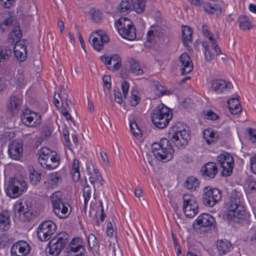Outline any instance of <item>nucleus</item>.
<instances>
[{
  "instance_id": "nucleus-48",
  "label": "nucleus",
  "mask_w": 256,
  "mask_h": 256,
  "mask_svg": "<svg viewBox=\"0 0 256 256\" xmlns=\"http://www.w3.org/2000/svg\"><path fill=\"white\" fill-rule=\"evenodd\" d=\"M92 190L88 184H86L83 188L84 204L86 206L91 196Z\"/></svg>"
},
{
  "instance_id": "nucleus-33",
  "label": "nucleus",
  "mask_w": 256,
  "mask_h": 256,
  "mask_svg": "<svg viewBox=\"0 0 256 256\" xmlns=\"http://www.w3.org/2000/svg\"><path fill=\"white\" fill-rule=\"evenodd\" d=\"M239 27L243 31H248L254 28L249 18L244 15H240L238 18Z\"/></svg>"
},
{
  "instance_id": "nucleus-28",
  "label": "nucleus",
  "mask_w": 256,
  "mask_h": 256,
  "mask_svg": "<svg viewBox=\"0 0 256 256\" xmlns=\"http://www.w3.org/2000/svg\"><path fill=\"white\" fill-rule=\"evenodd\" d=\"M22 102L20 98L16 96H12L10 98L8 109L12 114H16L21 108Z\"/></svg>"
},
{
  "instance_id": "nucleus-51",
  "label": "nucleus",
  "mask_w": 256,
  "mask_h": 256,
  "mask_svg": "<svg viewBox=\"0 0 256 256\" xmlns=\"http://www.w3.org/2000/svg\"><path fill=\"white\" fill-rule=\"evenodd\" d=\"M114 96L116 102L118 104H121L122 102V94L118 88L114 89Z\"/></svg>"
},
{
  "instance_id": "nucleus-7",
  "label": "nucleus",
  "mask_w": 256,
  "mask_h": 256,
  "mask_svg": "<svg viewBox=\"0 0 256 256\" xmlns=\"http://www.w3.org/2000/svg\"><path fill=\"white\" fill-rule=\"evenodd\" d=\"M32 204L30 202L20 199L14 205V210L16 216L22 222H28L32 218Z\"/></svg>"
},
{
  "instance_id": "nucleus-53",
  "label": "nucleus",
  "mask_w": 256,
  "mask_h": 256,
  "mask_svg": "<svg viewBox=\"0 0 256 256\" xmlns=\"http://www.w3.org/2000/svg\"><path fill=\"white\" fill-rule=\"evenodd\" d=\"M102 81L104 86H106L108 90H110L111 88V77L110 76L104 75L102 78Z\"/></svg>"
},
{
  "instance_id": "nucleus-31",
  "label": "nucleus",
  "mask_w": 256,
  "mask_h": 256,
  "mask_svg": "<svg viewBox=\"0 0 256 256\" xmlns=\"http://www.w3.org/2000/svg\"><path fill=\"white\" fill-rule=\"evenodd\" d=\"M238 98V96H237L236 98H231L228 101L229 110L232 114H236L242 110Z\"/></svg>"
},
{
  "instance_id": "nucleus-4",
  "label": "nucleus",
  "mask_w": 256,
  "mask_h": 256,
  "mask_svg": "<svg viewBox=\"0 0 256 256\" xmlns=\"http://www.w3.org/2000/svg\"><path fill=\"white\" fill-rule=\"evenodd\" d=\"M38 162L40 165L48 170L56 168L60 164V156L56 152L51 151L46 147L38 151Z\"/></svg>"
},
{
  "instance_id": "nucleus-25",
  "label": "nucleus",
  "mask_w": 256,
  "mask_h": 256,
  "mask_svg": "<svg viewBox=\"0 0 256 256\" xmlns=\"http://www.w3.org/2000/svg\"><path fill=\"white\" fill-rule=\"evenodd\" d=\"M201 172L203 176L212 178L218 172V168L215 163L208 162L202 168Z\"/></svg>"
},
{
  "instance_id": "nucleus-15",
  "label": "nucleus",
  "mask_w": 256,
  "mask_h": 256,
  "mask_svg": "<svg viewBox=\"0 0 256 256\" xmlns=\"http://www.w3.org/2000/svg\"><path fill=\"white\" fill-rule=\"evenodd\" d=\"M67 256H82L86 249L80 238H74L67 248Z\"/></svg>"
},
{
  "instance_id": "nucleus-47",
  "label": "nucleus",
  "mask_w": 256,
  "mask_h": 256,
  "mask_svg": "<svg viewBox=\"0 0 256 256\" xmlns=\"http://www.w3.org/2000/svg\"><path fill=\"white\" fill-rule=\"evenodd\" d=\"M91 18L96 22H100L102 18V14L98 10L92 9L90 10Z\"/></svg>"
},
{
  "instance_id": "nucleus-41",
  "label": "nucleus",
  "mask_w": 256,
  "mask_h": 256,
  "mask_svg": "<svg viewBox=\"0 0 256 256\" xmlns=\"http://www.w3.org/2000/svg\"><path fill=\"white\" fill-rule=\"evenodd\" d=\"M79 161L77 159L74 160L72 164V177L74 182H78L80 178V174L79 172Z\"/></svg>"
},
{
  "instance_id": "nucleus-10",
  "label": "nucleus",
  "mask_w": 256,
  "mask_h": 256,
  "mask_svg": "<svg viewBox=\"0 0 256 256\" xmlns=\"http://www.w3.org/2000/svg\"><path fill=\"white\" fill-rule=\"evenodd\" d=\"M222 199L221 191L217 188L207 186L203 190L202 202L206 206L213 207Z\"/></svg>"
},
{
  "instance_id": "nucleus-56",
  "label": "nucleus",
  "mask_w": 256,
  "mask_h": 256,
  "mask_svg": "<svg viewBox=\"0 0 256 256\" xmlns=\"http://www.w3.org/2000/svg\"><path fill=\"white\" fill-rule=\"evenodd\" d=\"M12 22V18H7L0 25V28L2 30H6V28H4V26H6L8 28L10 26Z\"/></svg>"
},
{
  "instance_id": "nucleus-55",
  "label": "nucleus",
  "mask_w": 256,
  "mask_h": 256,
  "mask_svg": "<svg viewBox=\"0 0 256 256\" xmlns=\"http://www.w3.org/2000/svg\"><path fill=\"white\" fill-rule=\"evenodd\" d=\"M247 131H248V134L250 135V140L252 142H256V130L249 128L247 129Z\"/></svg>"
},
{
  "instance_id": "nucleus-26",
  "label": "nucleus",
  "mask_w": 256,
  "mask_h": 256,
  "mask_svg": "<svg viewBox=\"0 0 256 256\" xmlns=\"http://www.w3.org/2000/svg\"><path fill=\"white\" fill-rule=\"evenodd\" d=\"M68 204L64 202L60 203L53 206L54 213L58 218H67L70 214L68 210Z\"/></svg>"
},
{
  "instance_id": "nucleus-12",
  "label": "nucleus",
  "mask_w": 256,
  "mask_h": 256,
  "mask_svg": "<svg viewBox=\"0 0 256 256\" xmlns=\"http://www.w3.org/2000/svg\"><path fill=\"white\" fill-rule=\"evenodd\" d=\"M56 226L51 220H47L42 222L38 226L37 230V234L38 238L41 241L48 240L54 232Z\"/></svg>"
},
{
  "instance_id": "nucleus-61",
  "label": "nucleus",
  "mask_w": 256,
  "mask_h": 256,
  "mask_svg": "<svg viewBox=\"0 0 256 256\" xmlns=\"http://www.w3.org/2000/svg\"><path fill=\"white\" fill-rule=\"evenodd\" d=\"M204 56L205 58L208 62H211L214 60V56L211 53L210 50H206V51L204 52Z\"/></svg>"
},
{
  "instance_id": "nucleus-19",
  "label": "nucleus",
  "mask_w": 256,
  "mask_h": 256,
  "mask_svg": "<svg viewBox=\"0 0 256 256\" xmlns=\"http://www.w3.org/2000/svg\"><path fill=\"white\" fill-rule=\"evenodd\" d=\"M182 75L190 72L193 70V64L187 53H183L179 58L178 64Z\"/></svg>"
},
{
  "instance_id": "nucleus-22",
  "label": "nucleus",
  "mask_w": 256,
  "mask_h": 256,
  "mask_svg": "<svg viewBox=\"0 0 256 256\" xmlns=\"http://www.w3.org/2000/svg\"><path fill=\"white\" fill-rule=\"evenodd\" d=\"M232 247L230 243L227 240H218L216 248L212 250V256H222L230 250Z\"/></svg>"
},
{
  "instance_id": "nucleus-52",
  "label": "nucleus",
  "mask_w": 256,
  "mask_h": 256,
  "mask_svg": "<svg viewBox=\"0 0 256 256\" xmlns=\"http://www.w3.org/2000/svg\"><path fill=\"white\" fill-rule=\"evenodd\" d=\"M214 51L217 56H220V58L223 62H226L228 60V56L222 52L220 48L218 46H215Z\"/></svg>"
},
{
  "instance_id": "nucleus-24",
  "label": "nucleus",
  "mask_w": 256,
  "mask_h": 256,
  "mask_svg": "<svg viewBox=\"0 0 256 256\" xmlns=\"http://www.w3.org/2000/svg\"><path fill=\"white\" fill-rule=\"evenodd\" d=\"M87 171L89 175L88 180L90 184L94 186V184L96 182H98L100 185L102 186L104 180L97 168H94L93 166L89 165L87 166Z\"/></svg>"
},
{
  "instance_id": "nucleus-64",
  "label": "nucleus",
  "mask_w": 256,
  "mask_h": 256,
  "mask_svg": "<svg viewBox=\"0 0 256 256\" xmlns=\"http://www.w3.org/2000/svg\"><path fill=\"white\" fill-rule=\"evenodd\" d=\"M60 98V94L58 93H55L54 96V104L56 108L60 107L59 99Z\"/></svg>"
},
{
  "instance_id": "nucleus-14",
  "label": "nucleus",
  "mask_w": 256,
  "mask_h": 256,
  "mask_svg": "<svg viewBox=\"0 0 256 256\" xmlns=\"http://www.w3.org/2000/svg\"><path fill=\"white\" fill-rule=\"evenodd\" d=\"M216 224L214 218L207 214H202L198 216L193 223L194 228L196 230L201 228H214Z\"/></svg>"
},
{
  "instance_id": "nucleus-60",
  "label": "nucleus",
  "mask_w": 256,
  "mask_h": 256,
  "mask_svg": "<svg viewBox=\"0 0 256 256\" xmlns=\"http://www.w3.org/2000/svg\"><path fill=\"white\" fill-rule=\"evenodd\" d=\"M114 230L112 224L111 222H108L106 225V234L110 237H112L114 235Z\"/></svg>"
},
{
  "instance_id": "nucleus-45",
  "label": "nucleus",
  "mask_w": 256,
  "mask_h": 256,
  "mask_svg": "<svg viewBox=\"0 0 256 256\" xmlns=\"http://www.w3.org/2000/svg\"><path fill=\"white\" fill-rule=\"evenodd\" d=\"M131 9V4L128 0H122L118 7L120 13H128Z\"/></svg>"
},
{
  "instance_id": "nucleus-9",
  "label": "nucleus",
  "mask_w": 256,
  "mask_h": 256,
  "mask_svg": "<svg viewBox=\"0 0 256 256\" xmlns=\"http://www.w3.org/2000/svg\"><path fill=\"white\" fill-rule=\"evenodd\" d=\"M28 189V186L22 177L10 178L8 181L7 192L9 196L12 198H18Z\"/></svg>"
},
{
  "instance_id": "nucleus-40",
  "label": "nucleus",
  "mask_w": 256,
  "mask_h": 256,
  "mask_svg": "<svg viewBox=\"0 0 256 256\" xmlns=\"http://www.w3.org/2000/svg\"><path fill=\"white\" fill-rule=\"evenodd\" d=\"M204 138L208 144L216 142L218 138L216 134L210 130H206L203 132Z\"/></svg>"
},
{
  "instance_id": "nucleus-39",
  "label": "nucleus",
  "mask_w": 256,
  "mask_h": 256,
  "mask_svg": "<svg viewBox=\"0 0 256 256\" xmlns=\"http://www.w3.org/2000/svg\"><path fill=\"white\" fill-rule=\"evenodd\" d=\"M146 0H132V4L134 10L141 14L144 12L146 6Z\"/></svg>"
},
{
  "instance_id": "nucleus-2",
  "label": "nucleus",
  "mask_w": 256,
  "mask_h": 256,
  "mask_svg": "<svg viewBox=\"0 0 256 256\" xmlns=\"http://www.w3.org/2000/svg\"><path fill=\"white\" fill-rule=\"evenodd\" d=\"M154 155L159 160L167 162L172 159L174 150L170 143L169 140L166 138H162L159 142H155L152 146Z\"/></svg>"
},
{
  "instance_id": "nucleus-35",
  "label": "nucleus",
  "mask_w": 256,
  "mask_h": 256,
  "mask_svg": "<svg viewBox=\"0 0 256 256\" xmlns=\"http://www.w3.org/2000/svg\"><path fill=\"white\" fill-rule=\"evenodd\" d=\"M152 86L154 92L158 96H160L164 94L170 95L172 93V91L166 90L165 88L157 81L153 82Z\"/></svg>"
},
{
  "instance_id": "nucleus-29",
  "label": "nucleus",
  "mask_w": 256,
  "mask_h": 256,
  "mask_svg": "<svg viewBox=\"0 0 256 256\" xmlns=\"http://www.w3.org/2000/svg\"><path fill=\"white\" fill-rule=\"evenodd\" d=\"M62 178L58 172H52L47 176L45 184L50 188H54L58 186Z\"/></svg>"
},
{
  "instance_id": "nucleus-5",
  "label": "nucleus",
  "mask_w": 256,
  "mask_h": 256,
  "mask_svg": "<svg viewBox=\"0 0 256 256\" xmlns=\"http://www.w3.org/2000/svg\"><path fill=\"white\" fill-rule=\"evenodd\" d=\"M119 34L124 38L133 40L136 38V29L132 22L126 17H122L115 22Z\"/></svg>"
},
{
  "instance_id": "nucleus-46",
  "label": "nucleus",
  "mask_w": 256,
  "mask_h": 256,
  "mask_svg": "<svg viewBox=\"0 0 256 256\" xmlns=\"http://www.w3.org/2000/svg\"><path fill=\"white\" fill-rule=\"evenodd\" d=\"M130 130L134 136L137 138H139L142 135V132L138 128L135 121L131 120L130 124Z\"/></svg>"
},
{
  "instance_id": "nucleus-21",
  "label": "nucleus",
  "mask_w": 256,
  "mask_h": 256,
  "mask_svg": "<svg viewBox=\"0 0 256 256\" xmlns=\"http://www.w3.org/2000/svg\"><path fill=\"white\" fill-rule=\"evenodd\" d=\"M28 42L26 40L16 43L14 48V52L16 57L20 62H24L27 58L26 44Z\"/></svg>"
},
{
  "instance_id": "nucleus-42",
  "label": "nucleus",
  "mask_w": 256,
  "mask_h": 256,
  "mask_svg": "<svg viewBox=\"0 0 256 256\" xmlns=\"http://www.w3.org/2000/svg\"><path fill=\"white\" fill-rule=\"evenodd\" d=\"M22 34L20 28L18 26L14 28L13 30L10 34V39L11 40L12 42H19L21 38Z\"/></svg>"
},
{
  "instance_id": "nucleus-1",
  "label": "nucleus",
  "mask_w": 256,
  "mask_h": 256,
  "mask_svg": "<svg viewBox=\"0 0 256 256\" xmlns=\"http://www.w3.org/2000/svg\"><path fill=\"white\" fill-rule=\"evenodd\" d=\"M227 218L228 220L234 218H242L244 215V210L242 202V194L240 192L233 190L226 202Z\"/></svg>"
},
{
  "instance_id": "nucleus-20",
  "label": "nucleus",
  "mask_w": 256,
  "mask_h": 256,
  "mask_svg": "<svg viewBox=\"0 0 256 256\" xmlns=\"http://www.w3.org/2000/svg\"><path fill=\"white\" fill-rule=\"evenodd\" d=\"M212 89L217 94H222L233 88L230 82H227L222 79L214 80L211 82Z\"/></svg>"
},
{
  "instance_id": "nucleus-34",
  "label": "nucleus",
  "mask_w": 256,
  "mask_h": 256,
  "mask_svg": "<svg viewBox=\"0 0 256 256\" xmlns=\"http://www.w3.org/2000/svg\"><path fill=\"white\" fill-rule=\"evenodd\" d=\"M128 62L130 64V70L136 76L143 74L144 72L138 62L132 58H128Z\"/></svg>"
},
{
  "instance_id": "nucleus-3",
  "label": "nucleus",
  "mask_w": 256,
  "mask_h": 256,
  "mask_svg": "<svg viewBox=\"0 0 256 256\" xmlns=\"http://www.w3.org/2000/svg\"><path fill=\"white\" fill-rule=\"evenodd\" d=\"M172 118V110L163 104L156 108L151 114L154 126L159 128H166Z\"/></svg>"
},
{
  "instance_id": "nucleus-49",
  "label": "nucleus",
  "mask_w": 256,
  "mask_h": 256,
  "mask_svg": "<svg viewBox=\"0 0 256 256\" xmlns=\"http://www.w3.org/2000/svg\"><path fill=\"white\" fill-rule=\"evenodd\" d=\"M40 180V174L33 170L30 174V180L32 184L34 185L37 184Z\"/></svg>"
},
{
  "instance_id": "nucleus-13",
  "label": "nucleus",
  "mask_w": 256,
  "mask_h": 256,
  "mask_svg": "<svg viewBox=\"0 0 256 256\" xmlns=\"http://www.w3.org/2000/svg\"><path fill=\"white\" fill-rule=\"evenodd\" d=\"M217 160L222 168V174L223 176H230L234 166L233 158L228 153H224L219 155Z\"/></svg>"
},
{
  "instance_id": "nucleus-32",
  "label": "nucleus",
  "mask_w": 256,
  "mask_h": 256,
  "mask_svg": "<svg viewBox=\"0 0 256 256\" xmlns=\"http://www.w3.org/2000/svg\"><path fill=\"white\" fill-rule=\"evenodd\" d=\"M10 226V214L6 211H2L0 213V230L6 231Z\"/></svg>"
},
{
  "instance_id": "nucleus-37",
  "label": "nucleus",
  "mask_w": 256,
  "mask_h": 256,
  "mask_svg": "<svg viewBox=\"0 0 256 256\" xmlns=\"http://www.w3.org/2000/svg\"><path fill=\"white\" fill-rule=\"evenodd\" d=\"M110 64L112 65L108 67V69L113 72L117 70L121 66V58L118 54H114L110 59Z\"/></svg>"
},
{
  "instance_id": "nucleus-62",
  "label": "nucleus",
  "mask_w": 256,
  "mask_h": 256,
  "mask_svg": "<svg viewBox=\"0 0 256 256\" xmlns=\"http://www.w3.org/2000/svg\"><path fill=\"white\" fill-rule=\"evenodd\" d=\"M100 156H101V158L102 160V162L106 164V166H110V163L109 162L108 156L107 154H106V153L100 152Z\"/></svg>"
},
{
  "instance_id": "nucleus-17",
  "label": "nucleus",
  "mask_w": 256,
  "mask_h": 256,
  "mask_svg": "<svg viewBox=\"0 0 256 256\" xmlns=\"http://www.w3.org/2000/svg\"><path fill=\"white\" fill-rule=\"evenodd\" d=\"M30 250V245L25 241L20 240L15 242L11 248L12 256H26Z\"/></svg>"
},
{
  "instance_id": "nucleus-6",
  "label": "nucleus",
  "mask_w": 256,
  "mask_h": 256,
  "mask_svg": "<svg viewBox=\"0 0 256 256\" xmlns=\"http://www.w3.org/2000/svg\"><path fill=\"white\" fill-rule=\"evenodd\" d=\"M168 138V140H170L176 146L180 148H183L188 144L190 139V136L186 130L176 126L170 130Z\"/></svg>"
},
{
  "instance_id": "nucleus-58",
  "label": "nucleus",
  "mask_w": 256,
  "mask_h": 256,
  "mask_svg": "<svg viewBox=\"0 0 256 256\" xmlns=\"http://www.w3.org/2000/svg\"><path fill=\"white\" fill-rule=\"evenodd\" d=\"M132 96H131L130 102L132 106H135L138 104L140 98L138 96L134 94L133 92H132Z\"/></svg>"
},
{
  "instance_id": "nucleus-36",
  "label": "nucleus",
  "mask_w": 256,
  "mask_h": 256,
  "mask_svg": "<svg viewBox=\"0 0 256 256\" xmlns=\"http://www.w3.org/2000/svg\"><path fill=\"white\" fill-rule=\"evenodd\" d=\"M182 39L184 45L192 42V28L187 26H182Z\"/></svg>"
},
{
  "instance_id": "nucleus-11",
  "label": "nucleus",
  "mask_w": 256,
  "mask_h": 256,
  "mask_svg": "<svg viewBox=\"0 0 256 256\" xmlns=\"http://www.w3.org/2000/svg\"><path fill=\"white\" fill-rule=\"evenodd\" d=\"M182 208L184 214L188 218L194 216L198 212V206L195 198L190 194H185L182 196Z\"/></svg>"
},
{
  "instance_id": "nucleus-16",
  "label": "nucleus",
  "mask_w": 256,
  "mask_h": 256,
  "mask_svg": "<svg viewBox=\"0 0 256 256\" xmlns=\"http://www.w3.org/2000/svg\"><path fill=\"white\" fill-rule=\"evenodd\" d=\"M93 36L92 42L94 48L100 51L103 48L104 43L109 41L108 36L101 30H98L93 32L90 36V38Z\"/></svg>"
},
{
  "instance_id": "nucleus-27",
  "label": "nucleus",
  "mask_w": 256,
  "mask_h": 256,
  "mask_svg": "<svg viewBox=\"0 0 256 256\" xmlns=\"http://www.w3.org/2000/svg\"><path fill=\"white\" fill-rule=\"evenodd\" d=\"M163 29L159 26H151L150 29L147 33L146 40L148 42L153 43L156 38L162 36Z\"/></svg>"
},
{
  "instance_id": "nucleus-8",
  "label": "nucleus",
  "mask_w": 256,
  "mask_h": 256,
  "mask_svg": "<svg viewBox=\"0 0 256 256\" xmlns=\"http://www.w3.org/2000/svg\"><path fill=\"white\" fill-rule=\"evenodd\" d=\"M70 236L66 232H61L56 234L50 242V254L52 256H56L66 246L69 241Z\"/></svg>"
},
{
  "instance_id": "nucleus-59",
  "label": "nucleus",
  "mask_w": 256,
  "mask_h": 256,
  "mask_svg": "<svg viewBox=\"0 0 256 256\" xmlns=\"http://www.w3.org/2000/svg\"><path fill=\"white\" fill-rule=\"evenodd\" d=\"M205 116H206L207 119L210 120H216L218 118V116L217 115V114H216L212 110L208 111L206 114Z\"/></svg>"
},
{
  "instance_id": "nucleus-54",
  "label": "nucleus",
  "mask_w": 256,
  "mask_h": 256,
  "mask_svg": "<svg viewBox=\"0 0 256 256\" xmlns=\"http://www.w3.org/2000/svg\"><path fill=\"white\" fill-rule=\"evenodd\" d=\"M250 166L252 172L256 174V154L251 156L250 158Z\"/></svg>"
},
{
  "instance_id": "nucleus-23",
  "label": "nucleus",
  "mask_w": 256,
  "mask_h": 256,
  "mask_svg": "<svg viewBox=\"0 0 256 256\" xmlns=\"http://www.w3.org/2000/svg\"><path fill=\"white\" fill-rule=\"evenodd\" d=\"M40 117L36 114V113L31 112L28 110H26L22 113L21 116V120L22 122L26 126H34L35 124H38L39 122H36V120H38L37 119Z\"/></svg>"
},
{
  "instance_id": "nucleus-44",
  "label": "nucleus",
  "mask_w": 256,
  "mask_h": 256,
  "mask_svg": "<svg viewBox=\"0 0 256 256\" xmlns=\"http://www.w3.org/2000/svg\"><path fill=\"white\" fill-rule=\"evenodd\" d=\"M11 54V50L7 48H0V66L8 60Z\"/></svg>"
},
{
  "instance_id": "nucleus-30",
  "label": "nucleus",
  "mask_w": 256,
  "mask_h": 256,
  "mask_svg": "<svg viewBox=\"0 0 256 256\" xmlns=\"http://www.w3.org/2000/svg\"><path fill=\"white\" fill-rule=\"evenodd\" d=\"M201 8L205 12L210 15L216 14L218 16L222 13V8L220 6L211 4L208 2H204Z\"/></svg>"
},
{
  "instance_id": "nucleus-43",
  "label": "nucleus",
  "mask_w": 256,
  "mask_h": 256,
  "mask_svg": "<svg viewBox=\"0 0 256 256\" xmlns=\"http://www.w3.org/2000/svg\"><path fill=\"white\" fill-rule=\"evenodd\" d=\"M62 192L60 191H57L53 193L50 197L52 206L59 204L60 203L64 202L62 200Z\"/></svg>"
},
{
  "instance_id": "nucleus-18",
  "label": "nucleus",
  "mask_w": 256,
  "mask_h": 256,
  "mask_svg": "<svg viewBox=\"0 0 256 256\" xmlns=\"http://www.w3.org/2000/svg\"><path fill=\"white\" fill-rule=\"evenodd\" d=\"M23 143L20 140H13L8 146V153L14 160H18L21 157L23 151Z\"/></svg>"
},
{
  "instance_id": "nucleus-57",
  "label": "nucleus",
  "mask_w": 256,
  "mask_h": 256,
  "mask_svg": "<svg viewBox=\"0 0 256 256\" xmlns=\"http://www.w3.org/2000/svg\"><path fill=\"white\" fill-rule=\"evenodd\" d=\"M122 88L124 98H126L128 94L129 89V84L126 82L124 81L122 83Z\"/></svg>"
},
{
  "instance_id": "nucleus-38",
  "label": "nucleus",
  "mask_w": 256,
  "mask_h": 256,
  "mask_svg": "<svg viewBox=\"0 0 256 256\" xmlns=\"http://www.w3.org/2000/svg\"><path fill=\"white\" fill-rule=\"evenodd\" d=\"M198 180L194 176H190L186 178L184 184V187L188 190H194L198 186Z\"/></svg>"
},
{
  "instance_id": "nucleus-63",
  "label": "nucleus",
  "mask_w": 256,
  "mask_h": 256,
  "mask_svg": "<svg viewBox=\"0 0 256 256\" xmlns=\"http://www.w3.org/2000/svg\"><path fill=\"white\" fill-rule=\"evenodd\" d=\"M3 2V6L6 8H10L13 5L14 0H0Z\"/></svg>"
},
{
  "instance_id": "nucleus-50",
  "label": "nucleus",
  "mask_w": 256,
  "mask_h": 256,
  "mask_svg": "<svg viewBox=\"0 0 256 256\" xmlns=\"http://www.w3.org/2000/svg\"><path fill=\"white\" fill-rule=\"evenodd\" d=\"M88 240L89 246L90 248L96 246L98 243L96 236L92 234H89Z\"/></svg>"
}]
</instances>
